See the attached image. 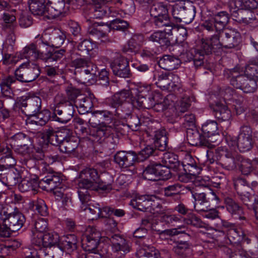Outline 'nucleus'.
I'll list each match as a JSON object with an SVG mask.
<instances>
[{"label":"nucleus","instance_id":"nucleus-51","mask_svg":"<svg viewBox=\"0 0 258 258\" xmlns=\"http://www.w3.org/2000/svg\"><path fill=\"white\" fill-rule=\"evenodd\" d=\"M148 11L150 16L154 19L168 13L166 5L162 3H157L156 1L151 5Z\"/></svg>","mask_w":258,"mask_h":258},{"label":"nucleus","instance_id":"nucleus-17","mask_svg":"<svg viewBox=\"0 0 258 258\" xmlns=\"http://www.w3.org/2000/svg\"><path fill=\"white\" fill-rule=\"evenodd\" d=\"M62 139L58 142L59 151L64 153H71L75 152L77 149L79 141L78 139L72 135L70 130L66 128L62 135Z\"/></svg>","mask_w":258,"mask_h":258},{"label":"nucleus","instance_id":"nucleus-46","mask_svg":"<svg viewBox=\"0 0 258 258\" xmlns=\"http://www.w3.org/2000/svg\"><path fill=\"white\" fill-rule=\"evenodd\" d=\"M64 52L65 50L62 49L60 50L49 49L45 53L43 51L41 59L46 62L52 63L60 60L64 55Z\"/></svg>","mask_w":258,"mask_h":258},{"label":"nucleus","instance_id":"nucleus-29","mask_svg":"<svg viewBox=\"0 0 258 258\" xmlns=\"http://www.w3.org/2000/svg\"><path fill=\"white\" fill-rule=\"evenodd\" d=\"M85 68L86 69L78 75H77L76 72H75L77 78L83 83L95 79L97 77L98 72L97 66L90 60Z\"/></svg>","mask_w":258,"mask_h":258},{"label":"nucleus","instance_id":"nucleus-30","mask_svg":"<svg viewBox=\"0 0 258 258\" xmlns=\"http://www.w3.org/2000/svg\"><path fill=\"white\" fill-rule=\"evenodd\" d=\"M181 165L186 174L193 176H197L201 171L195 159L189 154L185 156Z\"/></svg>","mask_w":258,"mask_h":258},{"label":"nucleus","instance_id":"nucleus-31","mask_svg":"<svg viewBox=\"0 0 258 258\" xmlns=\"http://www.w3.org/2000/svg\"><path fill=\"white\" fill-rule=\"evenodd\" d=\"M138 255L139 258H171V255L167 250L163 249L160 252L154 247L140 249Z\"/></svg>","mask_w":258,"mask_h":258},{"label":"nucleus","instance_id":"nucleus-2","mask_svg":"<svg viewBox=\"0 0 258 258\" xmlns=\"http://www.w3.org/2000/svg\"><path fill=\"white\" fill-rule=\"evenodd\" d=\"M77 181L79 198L84 205L90 200V191L108 192L112 189V181L102 180L97 170L94 168L86 167L81 170Z\"/></svg>","mask_w":258,"mask_h":258},{"label":"nucleus","instance_id":"nucleus-11","mask_svg":"<svg viewBox=\"0 0 258 258\" xmlns=\"http://www.w3.org/2000/svg\"><path fill=\"white\" fill-rule=\"evenodd\" d=\"M74 105L66 100H59L54 109L51 117L53 120L66 123L74 116L75 112Z\"/></svg>","mask_w":258,"mask_h":258},{"label":"nucleus","instance_id":"nucleus-13","mask_svg":"<svg viewBox=\"0 0 258 258\" xmlns=\"http://www.w3.org/2000/svg\"><path fill=\"white\" fill-rule=\"evenodd\" d=\"M18 104L19 112L27 116H36L41 109V99L38 96L26 98Z\"/></svg>","mask_w":258,"mask_h":258},{"label":"nucleus","instance_id":"nucleus-24","mask_svg":"<svg viewBox=\"0 0 258 258\" xmlns=\"http://www.w3.org/2000/svg\"><path fill=\"white\" fill-rule=\"evenodd\" d=\"M62 178L59 173L49 172L40 181V188L47 191L53 190L61 185Z\"/></svg>","mask_w":258,"mask_h":258},{"label":"nucleus","instance_id":"nucleus-27","mask_svg":"<svg viewBox=\"0 0 258 258\" xmlns=\"http://www.w3.org/2000/svg\"><path fill=\"white\" fill-rule=\"evenodd\" d=\"M153 22L156 28L169 35H172V30L176 28V25L171 21L168 13L154 19Z\"/></svg>","mask_w":258,"mask_h":258},{"label":"nucleus","instance_id":"nucleus-25","mask_svg":"<svg viewBox=\"0 0 258 258\" xmlns=\"http://www.w3.org/2000/svg\"><path fill=\"white\" fill-rule=\"evenodd\" d=\"M231 14L234 21L239 23L248 24L256 20L255 14L251 11L237 7L230 10Z\"/></svg>","mask_w":258,"mask_h":258},{"label":"nucleus","instance_id":"nucleus-40","mask_svg":"<svg viewBox=\"0 0 258 258\" xmlns=\"http://www.w3.org/2000/svg\"><path fill=\"white\" fill-rule=\"evenodd\" d=\"M154 144L157 150L164 151L168 148V138L165 130H159L154 132Z\"/></svg>","mask_w":258,"mask_h":258},{"label":"nucleus","instance_id":"nucleus-64","mask_svg":"<svg viewBox=\"0 0 258 258\" xmlns=\"http://www.w3.org/2000/svg\"><path fill=\"white\" fill-rule=\"evenodd\" d=\"M227 236L231 243H239L242 239V237L240 235L239 232L236 229L230 227L227 230Z\"/></svg>","mask_w":258,"mask_h":258},{"label":"nucleus","instance_id":"nucleus-35","mask_svg":"<svg viewBox=\"0 0 258 258\" xmlns=\"http://www.w3.org/2000/svg\"><path fill=\"white\" fill-rule=\"evenodd\" d=\"M132 92L128 90H123L114 94L110 100L109 106L112 107L118 106L125 104V101H133Z\"/></svg>","mask_w":258,"mask_h":258},{"label":"nucleus","instance_id":"nucleus-47","mask_svg":"<svg viewBox=\"0 0 258 258\" xmlns=\"http://www.w3.org/2000/svg\"><path fill=\"white\" fill-rule=\"evenodd\" d=\"M42 245L45 247L57 246L59 243V236L54 232H46L41 237Z\"/></svg>","mask_w":258,"mask_h":258},{"label":"nucleus","instance_id":"nucleus-42","mask_svg":"<svg viewBox=\"0 0 258 258\" xmlns=\"http://www.w3.org/2000/svg\"><path fill=\"white\" fill-rule=\"evenodd\" d=\"M162 162L174 171L179 172L181 169V165L178 160V156L173 153H164Z\"/></svg>","mask_w":258,"mask_h":258},{"label":"nucleus","instance_id":"nucleus-34","mask_svg":"<svg viewBox=\"0 0 258 258\" xmlns=\"http://www.w3.org/2000/svg\"><path fill=\"white\" fill-rule=\"evenodd\" d=\"M224 202L227 210L233 216H236V218L242 219L244 217L241 216L243 214V209L239 203L232 197L227 196L224 198Z\"/></svg>","mask_w":258,"mask_h":258},{"label":"nucleus","instance_id":"nucleus-59","mask_svg":"<svg viewBox=\"0 0 258 258\" xmlns=\"http://www.w3.org/2000/svg\"><path fill=\"white\" fill-rule=\"evenodd\" d=\"M157 155V150L153 146L148 145L143 149L137 154V162L143 161L148 159L151 156H155Z\"/></svg>","mask_w":258,"mask_h":258},{"label":"nucleus","instance_id":"nucleus-41","mask_svg":"<svg viewBox=\"0 0 258 258\" xmlns=\"http://www.w3.org/2000/svg\"><path fill=\"white\" fill-rule=\"evenodd\" d=\"M30 11L34 15H47V3L46 0H29Z\"/></svg>","mask_w":258,"mask_h":258},{"label":"nucleus","instance_id":"nucleus-14","mask_svg":"<svg viewBox=\"0 0 258 258\" xmlns=\"http://www.w3.org/2000/svg\"><path fill=\"white\" fill-rule=\"evenodd\" d=\"M2 219L12 232L19 230L26 222L25 216L17 208L12 212H5Z\"/></svg>","mask_w":258,"mask_h":258},{"label":"nucleus","instance_id":"nucleus-53","mask_svg":"<svg viewBox=\"0 0 258 258\" xmlns=\"http://www.w3.org/2000/svg\"><path fill=\"white\" fill-rule=\"evenodd\" d=\"M233 184L237 193L240 195L246 196L247 194H249L251 188L244 179L236 178L233 179Z\"/></svg>","mask_w":258,"mask_h":258},{"label":"nucleus","instance_id":"nucleus-3","mask_svg":"<svg viewBox=\"0 0 258 258\" xmlns=\"http://www.w3.org/2000/svg\"><path fill=\"white\" fill-rule=\"evenodd\" d=\"M226 74L230 78V84L234 88L240 89L246 93H253L256 90V81L249 79L245 75H240L237 69L228 70Z\"/></svg>","mask_w":258,"mask_h":258},{"label":"nucleus","instance_id":"nucleus-28","mask_svg":"<svg viewBox=\"0 0 258 258\" xmlns=\"http://www.w3.org/2000/svg\"><path fill=\"white\" fill-rule=\"evenodd\" d=\"M153 22L156 28L169 35H172V30L176 28V25L171 21L168 13L154 19Z\"/></svg>","mask_w":258,"mask_h":258},{"label":"nucleus","instance_id":"nucleus-55","mask_svg":"<svg viewBox=\"0 0 258 258\" xmlns=\"http://www.w3.org/2000/svg\"><path fill=\"white\" fill-rule=\"evenodd\" d=\"M173 250L180 258H186L190 253L189 245L187 241L177 242Z\"/></svg>","mask_w":258,"mask_h":258},{"label":"nucleus","instance_id":"nucleus-57","mask_svg":"<svg viewBox=\"0 0 258 258\" xmlns=\"http://www.w3.org/2000/svg\"><path fill=\"white\" fill-rule=\"evenodd\" d=\"M111 108L112 115H114L119 119H125L129 116L131 113V110L126 106L125 104L112 107Z\"/></svg>","mask_w":258,"mask_h":258},{"label":"nucleus","instance_id":"nucleus-12","mask_svg":"<svg viewBox=\"0 0 258 258\" xmlns=\"http://www.w3.org/2000/svg\"><path fill=\"white\" fill-rule=\"evenodd\" d=\"M229 15L225 11L220 12L209 17L202 24V27L208 31L216 30L220 32L228 23Z\"/></svg>","mask_w":258,"mask_h":258},{"label":"nucleus","instance_id":"nucleus-58","mask_svg":"<svg viewBox=\"0 0 258 258\" xmlns=\"http://www.w3.org/2000/svg\"><path fill=\"white\" fill-rule=\"evenodd\" d=\"M66 92L67 96L62 97L60 100H65L74 105L76 102L75 101L77 97L80 93V90L73 87L72 85H69L66 88Z\"/></svg>","mask_w":258,"mask_h":258},{"label":"nucleus","instance_id":"nucleus-15","mask_svg":"<svg viewBox=\"0 0 258 258\" xmlns=\"http://www.w3.org/2000/svg\"><path fill=\"white\" fill-rule=\"evenodd\" d=\"M215 157L219 164L227 170H233L236 168L237 160L227 150L223 147L218 148L215 151Z\"/></svg>","mask_w":258,"mask_h":258},{"label":"nucleus","instance_id":"nucleus-61","mask_svg":"<svg viewBox=\"0 0 258 258\" xmlns=\"http://www.w3.org/2000/svg\"><path fill=\"white\" fill-rule=\"evenodd\" d=\"M211 181L213 186L216 188H222L227 184L225 175L222 173H217L211 178Z\"/></svg>","mask_w":258,"mask_h":258},{"label":"nucleus","instance_id":"nucleus-6","mask_svg":"<svg viewBox=\"0 0 258 258\" xmlns=\"http://www.w3.org/2000/svg\"><path fill=\"white\" fill-rule=\"evenodd\" d=\"M40 74L39 67L29 61L21 64L15 71L17 80L22 83H30L36 80Z\"/></svg>","mask_w":258,"mask_h":258},{"label":"nucleus","instance_id":"nucleus-32","mask_svg":"<svg viewBox=\"0 0 258 258\" xmlns=\"http://www.w3.org/2000/svg\"><path fill=\"white\" fill-rule=\"evenodd\" d=\"M88 33L94 39H100L107 36L110 32V28L106 24L104 23H95L88 30Z\"/></svg>","mask_w":258,"mask_h":258},{"label":"nucleus","instance_id":"nucleus-23","mask_svg":"<svg viewBox=\"0 0 258 258\" xmlns=\"http://www.w3.org/2000/svg\"><path fill=\"white\" fill-rule=\"evenodd\" d=\"M186 137L188 143L191 146L212 148V142L214 141L207 140L204 134L202 135L196 129L187 128Z\"/></svg>","mask_w":258,"mask_h":258},{"label":"nucleus","instance_id":"nucleus-9","mask_svg":"<svg viewBox=\"0 0 258 258\" xmlns=\"http://www.w3.org/2000/svg\"><path fill=\"white\" fill-rule=\"evenodd\" d=\"M161 99V94L158 91L152 92L150 87L140 88L137 99L133 100L132 103L135 104V101L139 107L150 109L152 108L155 101H159Z\"/></svg>","mask_w":258,"mask_h":258},{"label":"nucleus","instance_id":"nucleus-48","mask_svg":"<svg viewBox=\"0 0 258 258\" xmlns=\"http://www.w3.org/2000/svg\"><path fill=\"white\" fill-rule=\"evenodd\" d=\"M166 34L164 31L159 30L152 34L148 39L150 41L158 42L161 47L167 48L170 45L171 42Z\"/></svg>","mask_w":258,"mask_h":258},{"label":"nucleus","instance_id":"nucleus-20","mask_svg":"<svg viewBox=\"0 0 258 258\" xmlns=\"http://www.w3.org/2000/svg\"><path fill=\"white\" fill-rule=\"evenodd\" d=\"M153 198H155V197L142 196L132 200L130 205L133 208L143 212L154 210L155 207H157L159 204L153 199Z\"/></svg>","mask_w":258,"mask_h":258},{"label":"nucleus","instance_id":"nucleus-4","mask_svg":"<svg viewBox=\"0 0 258 258\" xmlns=\"http://www.w3.org/2000/svg\"><path fill=\"white\" fill-rule=\"evenodd\" d=\"M192 197L195 199L194 208L198 212L207 211L211 205L218 204L219 198L213 190L206 188L202 192L191 191Z\"/></svg>","mask_w":258,"mask_h":258},{"label":"nucleus","instance_id":"nucleus-44","mask_svg":"<svg viewBox=\"0 0 258 258\" xmlns=\"http://www.w3.org/2000/svg\"><path fill=\"white\" fill-rule=\"evenodd\" d=\"M215 116L220 121H227L231 117L230 110L223 103L218 102L214 107Z\"/></svg>","mask_w":258,"mask_h":258},{"label":"nucleus","instance_id":"nucleus-37","mask_svg":"<svg viewBox=\"0 0 258 258\" xmlns=\"http://www.w3.org/2000/svg\"><path fill=\"white\" fill-rule=\"evenodd\" d=\"M49 33V45L52 47H59L64 42L66 36L63 32L58 28H50L48 29Z\"/></svg>","mask_w":258,"mask_h":258},{"label":"nucleus","instance_id":"nucleus-54","mask_svg":"<svg viewBox=\"0 0 258 258\" xmlns=\"http://www.w3.org/2000/svg\"><path fill=\"white\" fill-rule=\"evenodd\" d=\"M129 49L135 53L138 52L144 42V37L143 34H137L134 35L129 40Z\"/></svg>","mask_w":258,"mask_h":258},{"label":"nucleus","instance_id":"nucleus-26","mask_svg":"<svg viewBox=\"0 0 258 258\" xmlns=\"http://www.w3.org/2000/svg\"><path fill=\"white\" fill-rule=\"evenodd\" d=\"M66 0H48L46 17L53 19L61 15L64 10Z\"/></svg>","mask_w":258,"mask_h":258},{"label":"nucleus","instance_id":"nucleus-1","mask_svg":"<svg viewBox=\"0 0 258 258\" xmlns=\"http://www.w3.org/2000/svg\"><path fill=\"white\" fill-rule=\"evenodd\" d=\"M240 33L234 29H224L210 38L202 39L200 46L191 51L196 69L204 68V56L216 53L222 47L232 48L240 42Z\"/></svg>","mask_w":258,"mask_h":258},{"label":"nucleus","instance_id":"nucleus-63","mask_svg":"<svg viewBox=\"0 0 258 258\" xmlns=\"http://www.w3.org/2000/svg\"><path fill=\"white\" fill-rule=\"evenodd\" d=\"M126 125L133 131H138L141 125L140 119L136 114H130L129 116L125 118Z\"/></svg>","mask_w":258,"mask_h":258},{"label":"nucleus","instance_id":"nucleus-49","mask_svg":"<svg viewBox=\"0 0 258 258\" xmlns=\"http://www.w3.org/2000/svg\"><path fill=\"white\" fill-rule=\"evenodd\" d=\"M76 107L80 114H85L91 111L93 104L89 97H83L76 101Z\"/></svg>","mask_w":258,"mask_h":258},{"label":"nucleus","instance_id":"nucleus-38","mask_svg":"<svg viewBox=\"0 0 258 258\" xmlns=\"http://www.w3.org/2000/svg\"><path fill=\"white\" fill-rule=\"evenodd\" d=\"M66 128H61L55 132L51 126L47 127L43 131V138L47 140V143L55 146H58V142L62 139V135Z\"/></svg>","mask_w":258,"mask_h":258},{"label":"nucleus","instance_id":"nucleus-60","mask_svg":"<svg viewBox=\"0 0 258 258\" xmlns=\"http://www.w3.org/2000/svg\"><path fill=\"white\" fill-rule=\"evenodd\" d=\"M184 223L187 225H190L197 228L205 227V223L196 215L193 213H189L186 217L183 219Z\"/></svg>","mask_w":258,"mask_h":258},{"label":"nucleus","instance_id":"nucleus-22","mask_svg":"<svg viewBox=\"0 0 258 258\" xmlns=\"http://www.w3.org/2000/svg\"><path fill=\"white\" fill-rule=\"evenodd\" d=\"M202 131L207 140L214 141L212 142V148L221 142V137L219 134L218 124L216 121L207 120L203 124Z\"/></svg>","mask_w":258,"mask_h":258},{"label":"nucleus","instance_id":"nucleus-19","mask_svg":"<svg viewBox=\"0 0 258 258\" xmlns=\"http://www.w3.org/2000/svg\"><path fill=\"white\" fill-rule=\"evenodd\" d=\"M253 144L251 128L248 125H242L238 138V149L241 152H246L252 148Z\"/></svg>","mask_w":258,"mask_h":258},{"label":"nucleus","instance_id":"nucleus-45","mask_svg":"<svg viewBox=\"0 0 258 258\" xmlns=\"http://www.w3.org/2000/svg\"><path fill=\"white\" fill-rule=\"evenodd\" d=\"M38 187H40V182L35 178L22 180L18 185V188L21 192L31 191L33 194L37 192Z\"/></svg>","mask_w":258,"mask_h":258},{"label":"nucleus","instance_id":"nucleus-56","mask_svg":"<svg viewBox=\"0 0 258 258\" xmlns=\"http://www.w3.org/2000/svg\"><path fill=\"white\" fill-rule=\"evenodd\" d=\"M107 25L110 28V31L111 30H115L122 32L127 31L129 27V23L125 21L120 19H115L107 23Z\"/></svg>","mask_w":258,"mask_h":258},{"label":"nucleus","instance_id":"nucleus-21","mask_svg":"<svg viewBox=\"0 0 258 258\" xmlns=\"http://www.w3.org/2000/svg\"><path fill=\"white\" fill-rule=\"evenodd\" d=\"M137 160V154L133 151H119L113 156V161L121 168L133 166Z\"/></svg>","mask_w":258,"mask_h":258},{"label":"nucleus","instance_id":"nucleus-39","mask_svg":"<svg viewBox=\"0 0 258 258\" xmlns=\"http://www.w3.org/2000/svg\"><path fill=\"white\" fill-rule=\"evenodd\" d=\"M180 63V60L178 58L170 55H164L158 62L161 68L167 71H172L177 69Z\"/></svg>","mask_w":258,"mask_h":258},{"label":"nucleus","instance_id":"nucleus-8","mask_svg":"<svg viewBox=\"0 0 258 258\" xmlns=\"http://www.w3.org/2000/svg\"><path fill=\"white\" fill-rule=\"evenodd\" d=\"M196 8L192 5H185L179 3L172 8V14L176 22H181L188 24L194 20L196 15Z\"/></svg>","mask_w":258,"mask_h":258},{"label":"nucleus","instance_id":"nucleus-10","mask_svg":"<svg viewBox=\"0 0 258 258\" xmlns=\"http://www.w3.org/2000/svg\"><path fill=\"white\" fill-rule=\"evenodd\" d=\"M10 145L14 151L21 155L30 154L31 148V138L28 135L19 132L9 137L8 139Z\"/></svg>","mask_w":258,"mask_h":258},{"label":"nucleus","instance_id":"nucleus-62","mask_svg":"<svg viewBox=\"0 0 258 258\" xmlns=\"http://www.w3.org/2000/svg\"><path fill=\"white\" fill-rule=\"evenodd\" d=\"M171 177L172 174L170 169L165 164H163L159 162L157 180L162 179L163 180H167L171 178Z\"/></svg>","mask_w":258,"mask_h":258},{"label":"nucleus","instance_id":"nucleus-33","mask_svg":"<svg viewBox=\"0 0 258 258\" xmlns=\"http://www.w3.org/2000/svg\"><path fill=\"white\" fill-rule=\"evenodd\" d=\"M237 166H239L241 173L244 175L249 174L254 169L258 168V159L251 161L249 159H243L240 155H236Z\"/></svg>","mask_w":258,"mask_h":258},{"label":"nucleus","instance_id":"nucleus-5","mask_svg":"<svg viewBox=\"0 0 258 258\" xmlns=\"http://www.w3.org/2000/svg\"><path fill=\"white\" fill-rule=\"evenodd\" d=\"M106 238L110 241L111 245V258H124L125 254L131 249L130 242L125 237L119 234H108Z\"/></svg>","mask_w":258,"mask_h":258},{"label":"nucleus","instance_id":"nucleus-52","mask_svg":"<svg viewBox=\"0 0 258 258\" xmlns=\"http://www.w3.org/2000/svg\"><path fill=\"white\" fill-rule=\"evenodd\" d=\"M111 126H103L92 128L91 136L94 137V140L97 141H101L106 138H108L110 136V128Z\"/></svg>","mask_w":258,"mask_h":258},{"label":"nucleus","instance_id":"nucleus-50","mask_svg":"<svg viewBox=\"0 0 258 258\" xmlns=\"http://www.w3.org/2000/svg\"><path fill=\"white\" fill-rule=\"evenodd\" d=\"M21 174L16 169H10L5 176L3 177L2 182L8 186H14L21 180Z\"/></svg>","mask_w":258,"mask_h":258},{"label":"nucleus","instance_id":"nucleus-43","mask_svg":"<svg viewBox=\"0 0 258 258\" xmlns=\"http://www.w3.org/2000/svg\"><path fill=\"white\" fill-rule=\"evenodd\" d=\"M159 162L150 161L145 167L143 172V177L151 181H157Z\"/></svg>","mask_w":258,"mask_h":258},{"label":"nucleus","instance_id":"nucleus-16","mask_svg":"<svg viewBox=\"0 0 258 258\" xmlns=\"http://www.w3.org/2000/svg\"><path fill=\"white\" fill-rule=\"evenodd\" d=\"M49 42L45 40L43 36H41L36 42V44L31 43L23 50V53L27 58L35 60L40 59L42 54V49L45 45H49Z\"/></svg>","mask_w":258,"mask_h":258},{"label":"nucleus","instance_id":"nucleus-36","mask_svg":"<svg viewBox=\"0 0 258 258\" xmlns=\"http://www.w3.org/2000/svg\"><path fill=\"white\" fill-rule=\"evenodd\" d=\"M101 238L100 233L98 232H93L86 237L82 242V247L86 251H91L98 246H101L102 244L99 243Z\"/></svg>","mask_w":258,"mask_h":258},{"label":"nucleus","instance_id":"nucleus-7","mask_svg":"<svg viewBox=\"0 0 258 258\" xmlns=\"http://www.w3.org/2000/svg\"><path fill=\"white\" fill-rule=\"evenodd\" d=\"M156 86L163 90L169 92H180L182 85L177 76L168 73H162L159 75L157 78H154Z\"/></svg>","mask_w":258,"mask_h":258},{"label":"nucleus","instance_id":"nucleus-18","mask_svg":"<svg viewBox=\"0 0 258 258\" xmlns=\"http://www.w3.org/2000/svg\"><path fill=\"white\" fill-rule=\"evenodd\" d=\"M110 67L113 74L116 76L123 78H127L131 76L128 60L123 56H119L116 58L110 63Z\"/></svg>","mask_w":258,"mask_h":258}]
</instances>
